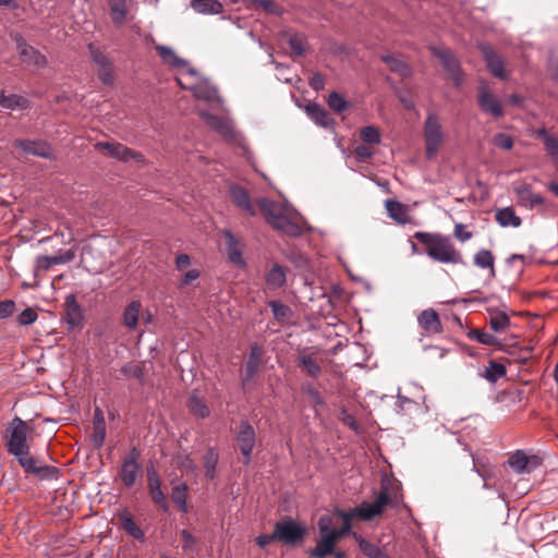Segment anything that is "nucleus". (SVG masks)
Here are the masks:
<instances>
[{"label":"nucleus","mask_w":558,"mask_h":558,"mask_svg":"<svg viewBox=\"0 0 558 558\" xmlns=\"http://www.w3.org/2000/svg\"><path fill=\"white\" fill-rule=\"evenodd\" d=\"M354 155L359 161L365 162L373 157L374 151L366 145H357L354 148Z\"/></svg>","instance_id":"nucleus-60"},{"label":"nucleus","mask_w":558,"mask_h":558,"mask_svg":"<svg viewBox=\"0 0 558 558\" xmlns=\"http://www.w3.org/2000/svg\"><path fill=\"white\" fill-rule=\"evenodd\" d=\"M305 111L314 123L322 128L330 129L335 124V120L328 111L316 102L308 104L305 107Z\"/></svg>","instance_id":"nucleus-25"},{"label":"nucleus","mask_w":558,"mask_h":558,"mask_svg":"<svg viewBox=\"0 0 558 558\" xmlns=\"http://www.w3.org/2000/svg\"><path fill=\"white\" fill-rule=\"evenodd\" d=\"M64 306H65L64 320L68 325V329L74 330L75 328L81 327L84 317H83L82 308H81L78 302L76 301V298L74 294H69L65 298Z\"/></svg>","instance_id":"nucleus-19"},{"label":"nucleus","mask_w":558,"mask_h":558,"mask_svg":"<svg viewBox=\"0 0 558 558\" xmlns=\"http://www.w3.org/2000/svg\"><path fill=\"white\" fill-rule=\"evenodd\" d=\"M142 304L140 301H132L123 312V324L130 329H135L138 324V316Z\"/></svg>","instance_id":"nucleus-37"},{"label":"nucleus","mask_w":558,"mask_h":558,"mask_svg":"<svg viewBox=\"0 0 558 558\" xmlns=\"http://www.w3.org/2000/svg\"><path fill=\"white\" fill-rule=\"evenodd\" d=\"M507 369L506 366L501 363L490 361L488 366L485 368V372L483 374V377L494 384L501 377L506 376Z\"/></svg>","instance_id":"nucleus-43"},{"label":"nucleus","mask_w":558,"mask_h":558,"mask_svg":"<svg viewBox=\"0 0 558 558\" xmlns=\"http://www.w3.org/2000/svg\"><path fill=\"white\" fill-rule=\"evenodd\" d=\"M38 318L37 312L32 307H26L17 315V323L21 326H29Z\"/></svg>","instance_id":"nucleus-53"},{"label":"nucleus","mask_w":558,"mask_h":558,"mask_svg":"<svg viewBox=\"0 0 558 558\" xmlns=\"http://www.w3.org/2000/svg\"><path fill=\"white\" fill-rule=\"evenodd\" d=\"M279 543L286 546H295L302 543L306 535V527L291 518L282 519L275 524Z\"/></svg>","instance_id":"nucleus-7"},{"label":"nucleus","mask_w":558,"mask_h":558,"mask_svg":"<svg viewBox=\"0 0 558 558\" xmlns=\"http://www.w3.org/2000/svg\"><path fill=\"white\" fill-rule=\"evenodd\" d=\"M390 498L387 488H383L377 495L374 502H362L359 507L350 510L352 519L357 517L365 521H371L375 517L383 513L384 508L388 505Z\"/></svg>","instance_id":"nucleus-9"},{"label":"nucleus","mask_w":558,"mask_h":558,"mask_svg":"<svg viewBox=\"0 0 558 558\" xmlns=\"http://www.w3.org/2000/svg\"><path fill=\"white\" fill-rule=\"evenodd\" d=\"M88 51L92 60L97 65V76L99 81L107 86H111L114 83L113 76V63L95 44H88Z\"/></svg>","instance_id":"nucleus-13"},{"label":"nucleus","mask_w":558,"mask_h":558,"mask_svg":"<svg viewBox=\"0 0 558 558\" xmlns=\"http://www.w3.org/2000/svg\"><path fill=\"white\" fill-rule=\"evenodd\" d=\"M336 542L328 535H320L314 548L310 549L308 555L313 558H326L333 553Z\"/></svg>","instance_id":"nucleus-29"},{"label":"nucleus","mask_w":558,"mask_h":558,"mask_svg":"<svg viewBox=\"0 0 558 558\" xmlns=\"http://www.w3.org/2000/svg\"><path fill=\"white\" fill-rule=\"evenodd\" d=\"M177 82L182 88L192 90L194 96L198 99L220 101L217 87L211 85L207 80L199 77L196 70L193 68H189L185 72L180 73L177 77Z\"/></svg>","instance_id":"nucleus-4"},{"label":"nucleus","mask_w":558,"mask_h":558,"mask_svg":"<svg viewBox=\"0 0 558 558\" xmlns=\"http://www.w3.org/2000/svg\"><path fill=\"white\" fill-rule=\"evenodd\" d=\"M352 537L356 542L361 553L367 558H391L389 554L379 545L364 538L362 535L353 532Z\"/></svg>","instance_id":"nucleus-22"},{"label":"nucleus","mask_w":558,"mask_h":558,"mask_svg":"<svg viewBox=\"0 0 558 558\" xmlns=\"http://www.w3.org/2000/svg\"><path fill=\"white\" fill-rule=\"evenodd\" d=\"M191 8L202 14H219L222 11V4L218 0H192Z\"/></svg>","instance_id":"nucleus-35"},{"label":"nucleus","mask_w":558,"mask_h":558,"mask_svg":"<svg viewBox=\"0 0 558 558\" xmlns=\"http://www.w3.org/2000/svg\"><path fill=\"white\" fill-rule=\"evenodd\" d=\"M339 420L344 424L347 425L348 427H350L352 430H357L359 429V424L354 417L353 414H351L347 409H341L340 410V413H339Z\"/></svg>","instance_id":"nucleus-55"},{"label":"nucleus","mask_w":558,"mask_h":558,"mask_svg":"<svg viewBox=\"0 0 558 558\" xmlns=\"http://www.w3.org/2000/svg\"><path fill=\"white\" fill-rule=\"evenodd\" d=\"M275 319L279 323H284L292 315L291 308L280 301L271 300L268 302Z\"/></svg>","instance_id":"nucleus-46"},{"label":"nucleus","mask_w":558,"mask_h":558,"mask_svg":"<svg viewBox=\"0 0 558 558\" xmlns=\"http://www.w3.org/2000/svg\"><path fill=\"white\" fill-rule=\"evenodd\" d=\"M328 106L337 113H341L348 109L349 104L342 95L337 92H331L328 96Z\"/></svg>","instance_id":"nucleus-51"},{"label":"nucleus","mask_w":558,"mask_h":558,"mask_svg":"<svg viewBox=\"0 0 558 558\" xmlns=\"http://www.w3.org/2000/svg\"><path fill=\"white\" fill-rule=\"evenodd\" d=\"M514 193L517 195L518 204L529 210H533L537 206L544 205L546 202L541 194L534 193L531 185L527 183L517 185L514 187Z\"/></svg>","instance_id":"nucleus-16"},{"label":"nucleus","mask_w":558,"mask_h":558,"mask_svg":"<svg viewBox=\"0 0 558 558\" xmlns=\"http://www.w3.org/2000/svg\"><path fill=\"white\" fill-rule=\"evenodd\" d=\"M0 107L8 110L27 109L29 107V100L16 94L5 95V93L1 90Z\"/></svg>","instance_id":"nucleus-31"},{"label":"nucleus","mask_w":558,"mask_h":558,"mask_svg":"<svg viewBox=\"0 0 558 558\" xmlns=\"http://www.w3.org/2000/svg\"><path fill=\"white\" fill-rule=\"evenodd\" d=\"M122 156L121 157V161H124V162H128L130 160H135L136 162H143L144 161V156L138 153V151H135L129 147H126L124 145V150L122 153Z\"/></svg>","instance_id":"nucleus-61"},{"label":"nucleus","mask_w":558,"mask_h":558,"mask_svg":"<svg viewBox=\"0 0 558 558\" xmlns=\"http://www.w3.org/2000/svg\"><path fill=\"white\" fill-rule=\"evenodd\" d=\"M230 197L233 204L250 216L256 215V209L251 201L247 191L236 184L230 186Z\"/></svg>","instance_id":"nucleus-21"},{"label":"nucleus","mask_w":558,"mask_h":558,"mask_svg":"<svg viewBox=\"0 0 558 558\" xmlns=\"http://www.w3.org/2000/svg\"><path fill=\"white\" fill-rule=\"evenodd\" d=\"M187 492L189 487L185 483H178L172 486L171 490V499L173 504L182 511L183 513L189 512L187 507Z\"/></svg>","instance_id":"nucleus-34"},{"label":"nucleus","mask_w":558,"mask_h":558,"mask_svg":"<svg viewBox=\"0 0 558 558\" xmlns=\"http://www.w3.org/2000/svg\"><path fill=\"white\" fill-rule=\"evenodd\" d=\"M468 337L485 345H496L499 343L497 337H495L493 333L482 331L481 329L470 330L468 332Z\"/></svg>","instance_id":"nucleus-50"},{"label":"nucleus","mask_w":558,"mask_h":558,"mask_svg":"<svg viewBox=\"0 0 558 558\" xmlns=\"http://www.w3.org/2000/svg\"><path fill=\"white\" fill-rule=\"evenodd\" d=\"M256 544L259 548H265L274 542H278L276 531L274 530L270 534H260L256 538Z\"/></svg>","instance_id":"nucleus-62"},{"label":"nucleus","mask_w":558,"mask_h":558,"mask_svg":"<svg viewBox=\"0 0 558 558\" xmlns=\"http://www.w3.org/2000/svg\"><path fill=\"white\" fill-rule=\"evenodd\" d=\"M121 371L126 376H131L137 379H141L143 377L142 367L132 362L124 364Z\"/></svg>","instance_id":"nucleus-58"},{"label":"nucleus","mask_w":558,"mask_h":558,"mask_svg":"<svg viewBox=\"0 0 558 558\" xmlns=\"http://www.w3.org/2000/svg\"><path fill=\"white\" fill-rule=\"evenodd\" d=\"M140 459L141 451L136 447H133L123 458L119 476L126 488H131L136 483L137 476L141 472Z\"/></svg>","instance_id":"nucleus-12"},{"label":"nucleus","mask_w":558,"mask_h":558,"mask_svg":"<svg viewBox=\"0 0 558 558\" xmlns=\"http://www.w3.org/2000/svg\"><path fill=\"white\" fill-rule=\"evenodd\" d=\"M222 235L226 239V253L229 260L236 266H244L245 260L243 258V244L238 240L234 234L228 230H222Z\"/></svg>","instance_id":"nucleus-18"},{"label":"nucleus","mask_w":558,"mask_h":558,"mask_svg":"<svg viewBox=\"0 0 558 558\" xmlns=\"http://www.w3.org/2000/svg\"><path fill=\"white\" fill-rule=\"evenodd\" d=\"M333 520L328 514H323L319 517L317 521V527L319 530L320 535L329 534L332 530Z\"/></svg>","instance_id":"nucleus-57"},{"label":"nucleus","mask_w":558,"mask_h":558,"mask_svg":"<svg viewBox=\"0 0 558 558\" xmlns=\"http://www.w3.org/2000/svg\"><path fill=\"white\" fill-rule=\"evenodd\" d=\"M256 440L255 427L247 420H241L235 429V442L242 454L244 465H248L252 461Z\"/></svg>","instance_id":"nucleus-5"},{"label":"nucleus","mask_w":558,"mask_h":558,"mask_svg":"<svg viewBox=\"0 0 558 558\" xmlns=\"http://www.w3.org/2000/svg\"><path fill=\"white\" fill-rule=\"evenodd\" d=\"M257 205L263 210L266 221L276 230L296 238L311 231L308 222L293 208L266 197L257 199Z\"/></svg>","instance_id":"nucleus-1"},{"label":"nucleus","mask_w":558,"mask_h":558,"mask_svg":"<svg viewBox=\"0 0 558 558\" xmlns=\"http://www.w3.org/2000/svg\"><path fill=\"white\" fill-rule=\"evenodd\" d=\"M93 437L92 441L96 448H101L106 440V421L105 415L100 408L96 407L94 410V421H93Z\"/></svg>","instance_id":"nucleus-26"},{"label":"nucleus","mask_w":558,"mask_h":558,"mask_svg":"<svg viewBox=\"0 0 558 558\" xmlns=\"http://www.w3.org/2000/svg\"><path fill=\"white\" fill-rule=\"evenodd\" d=\"M29 425L19 416H14L7 425L3 438L9 454L22 456L29 453L31 445L28 442Z\"/></svg>","instance_id":"nucleus-3"},{"label":"nucleus","mask_w":558,"mask_h":558,"mask_svg":"<svg viewBox=\"0 0 558 558\" xmlns=\"http://www.w3.org/2000/svg\"><path fill=\"white\" fill-rule=\"evenodd\" d=\"M303 390L310 397V399L314 403V405H324L325 404V400H324L323 396L314 386L306 385L303 387Z\"/></svg>","instance_id":"nucleus-56"},{"label":"nucleus","mask_w":558,"mask_h":558,"mask_svg":"<svg viewBox=\"0 0 558 558\" xmlns=\"http://www.w3.org/2000/svg\"><path fill=\"white\" fill-rule=\"evenodd\" d=\"M430 51L433 56L437 57L445 70L450 75L456 86H460L463 82V71L459 60L454 57L452 51L448 48L432 46Z\"/></svg>","instance_id":"nucleus-14"},{"label":"nucleus","mask_w":558,"mask_h":558,"mask_svg":"<svg viewBox=\"0 0 558 558\" xmlns=\"http://www.w3.org/2000/svg\"><path fill=\"white\" fill-rule=\"evenodd\" d=\"M112 21L121 25L126 15V0H108Z\"/></svg>","instance_id":"nucleus-45"},{"label":"nucleus","mask_w":558,"mask_h":558,"mask_svg":"<svg viewBox=\"0 0 558 558\" xmlns=\"http://www.w3.org/2000/svg\"><path fill=\"white\" fill-rule=\"evenodd\" d=\"M477 105L484 113L492 116L494 119H499L505 114L501 100L484 82L477 88Z\"/></svg>","instance_id":"nucleus-11"},{"label":"nucleus","mask_w":558,"mask_h":558,"mask_svg":"<svg viewBox=\"0 0 558 558\" xmlns=\"http://www.w3.org/2000/svg\"><path fill=\"white\" fill-rule=\"evenodd\" d=\"M265 281L269 289L276 290L282 288L287 281L286 268L279 264H275L266 274Z\"/></svg>","instance_id":"nucleus-30"},{"label":"nucleus","mask_w":558,"mask_h":558,"mask_svg":"<svg viewBox=\"0 0 558 558\" xmlns=\"http://www.w3.org/2000/svg\"><path fill=\"white\" fill-rule=\"evenodd\" d=\"M489 326L497 332H504L510 326V318L506 312L500 310H489Z\"/></svg>","instance_id":"nucleus-36"},{"label":"nucleus","mask_w":558,"mask_h":558,"mask_svg":"<svg viewBox=\"0 0 558 558\" xmlns=\"http://www.w3.org/2000/svg\"><path fill=\"white\" fill-rule=\"evenodd\" d=\"M14 458L19 462L20 466L27 474H34L44 477V473L49 472L51 470L47 465H40L38 463V460L31 456V452L25 454L23 453L22 456H15Z\"/></svg>","instance_id":"nucleus-28"},{"label":"nucleus","mask_w":558,"mask_h":558,"mask_svg":"<svg viewBox=\"0 0 558 558\" xmlns=\"http://www.w3.org/2000/svg\"><path fill=\"white\" fill-rule=\"evenodd\" d=\"M509 466L518 474L532 473L541 465V459L537 456H527L522 450H517L508 459Z\"/></svg>","instance_id":"nucleus-15"},{"label":"nucleus","mask_w":558,"mask_h":558,"mask_svg":"<svg viewBox=\"0 0 558 558\" xmlns=\"http://www.w3.org/2000/svg\"><path fill=\"white\" fill-rule=\"evenodd\" d=\"M493 144L504 150H510L513 146V138L506 133H497L493 137Z\"/></svg>","instance_id":"nucleus-54"},{"label":"nucleus","mask_w":558,"mask_h":558,"mask_svg":"<svg viewBox=\"0 0 558 558\" xmlns=\"http://www.w3.org/2000/svg\"><path fill=\"white\" fill-rule=\"evenodd\" d=\"M426 157L432 159L444 141V132L436 114L429 113L424 123Z\"/></svg>","instance_id":"nucleus-8"},{"label":"nucleus","mask_w":558,"mask_h":558,"mask_svg":"<svg viewBox=\"0 0 558 558\" xmlns=\"http://www.w3.org/2000/svg\"><path fill=\"white\" fill-rule=\"evenodd\" d=\"M189 407H190L191 412L197 417L205 418V417L209 416L210 411H209L208 405L196 393L191 395V397L189 399Z\"/></svg>","instance_id":"nucleus-44"},{"label":"nucleus","mask_w":558,"mask_h":558,"mask_svg":"<svg viewBox=\"0 0 558 558\" xmlns=\"http://www.w3.org/2000/svg\"><path fill=\"white\" fill-rule=\"evenodd\" d=\"M381 61L388 64L390 71L399 74L402 77H408L411 75V68L408 63L400 59H396L390 54H384L380 57Z\"/></svg>","instance_id":"nucleus-40"},{"label":"nucleus","mask_w":558,"mask_h":558,"mask_svg":"<svg viewBox=\"0 0 558 558\" xmlns=\"http://www.w3.org/2000/svg\"><path fill=\"white\" fill-rule=\"evenodd\" d=\"M147 482L153 501L158 505L163 512H168L170 509L169 502L161 489V481L153 468L147 470Z\"/></svg>","instance_id":"nucleus-17"},{"label":"nucleus","mask_w":558,"mask_h":558,"mask_svg":"<svg viewBox=\"0 0 558 558\" xmlns=\"http://www.w3.org/2000/svg\"><path fill=\"white\" fill-rule=\"evenodd\" d=\"M156 50L166 64L175 70L182 71L181 73L185 72L190 68L187 61L178 57L170 47L157 45Z\"/></svg>","instance_id":"nucleus-27"},{"label":"nucleus","mask_w":558,"mask_h":558,"mask_svg":"<svg viewBox=\"0 0 558 558\" xmlns=\"http://www.w3.org/2000/svg\"><path fill=\"white\" fill-rule=\"evenodd\" d=\"M121 525L123 530L134 537L135 539H143L144 538V532L141 530V527L135 523L133 518L130 514H123L120 518Z\"/></svg>","instance_id":"nucleus-47"},{"label":"nucleus","mask_w":558,"mask_h":558,"mask_svg":"<svg viewBox=\"0 0 558 558\" xmlns=\"http://www.w3.org/2000/svg\"><path fill=\"white\" fill-rule=\"evenodd\" d=\"M14 311L15 302L13 300L0 301V319H4L12 316Z\"/></svg>","instance_id":"nucleus-59"},{"label":"nucleus","mask_w":558,"mask_h":558,"mask_svg":"<svg viewBox=\"0 0 558 558\" xmlns=\"http://www.w3.org/2000/svg\"><path fill=\"white\" fill-rule=\"evenodd\" d=\"M495 218H496V221L504 228H507V227L518 228L522 223L521 218L519 216H517V214L512 207H504V208L497 209Z\"/></svg>","instance_id":"nucleus-33"},{"label":"nucleus","mask_w":558,"mask_h":558,"mask_svg":"<svg viewBox=\"0 0 558 558\" xmlns=\"http://www.w3.org/2000/svg\"><path fill=\"white\" fill-rule=\"evenodd\" d=\"M544 147L547 151V154L554 158H558V137L557 136H550L547 138V141L544 143Z\"/></svg>","instance_id":"nucleus-63"},{"label":"nucleus","mask_w":558,"mask_h":558,"mask_svg":"<svg viewBox=\"0 0 558 558\" xmlns=\"http://www.w3.org/2000/svg\"><path fill=\"white\" fill-rule=\"evenodd\" d=\"M480 49L489 72L495 77L506 78L507 74L502 59L488 45H481Z\"/></svg>","instance_id":"nucleus-20"},{"label":"nucleus","mask_w":558,"mask_h":558,"mask_svg":"<svg viewBox=\"0 0 558 558\" xmlns=\"http://www.w3.org/2000/svg\"><path fill=\"white\" fill-rule=\"evenodd\" d=\"M263 348L254 342L250 345V354L245 364V380H251L258 372L263 363Z\"/></svg>","instance_id":"nucleus-24"},{"label":"nucleus","mask_w":558,"mask_h":558,"mask_svg":"<svg viewBox=\"0 0 558 558\" xmlns=\"http://www.w3.org/2000/svg\"><path fill=\"white\" fill-rule=\"evenodd\" d=\"M418 325L428 333H439L442 331V325L437 312L433 308L424 310L417 316Z\"/></svg>","instance_id":"nucleus-23"},{"label":"nucleus","mask_w":558,"mask_h":558,"mask_svg":"<svg viewBox=\"0 0 558 558\" xmlns=\"http://www.w3.org/2000/svg\"><path fill=\"white\" fill-rule=\"evenodd\" d=\"M97 148L105 149L109 156L121 160L122 153L124 150V145L120 143H111V142H99L96 144Z\"/></svg>","instance_id":"nucleus-52"},{"label":"nucleus","mask_w":558,"mask_h":558,"mask_svg":"<svg viewBox=\"0 0 558 558\" xmlns=\"http://www.w3.org/2000/svg\"><path fill=\"white\" fill-rule=\"evenodd\" d=\"M360 138L368 145H378L381 142L379 130L374 125H367L360 130Z\"/></svg>","instance_id":"nucleus-48"},{"label":"nucleus","mask_w":558,"mask_h":558,"mask_svg":"<svg viewBox=\"0 0 558 558\" xmlns=\"http://www.w3.org/2000/svg\"><path fill=\"white\" fill-rule=\"evenodd\" d=\"M495 257L489 250L482 248L474 255V265L481 269H489L492 277H495Z\"/></svg>","instance_id":"nucleus-38"},{"label":"nucleus","mask_w":558,"mask_h":558,"mask_svg":"<svg viewBox=\"0 0 558 558\" xmlns=\"http://www.w3.org/2000/svg\"><path fill=\"white\" fill-rule=\"evenodd\" d=\"M335 514L337 517H339L343 522H342V526L340 529H332L330 532H329V536L336 542L338 543V541L340 538H342L343 536L348 535L351 533V530H352V525H351V521H352V514H350V512L345 511V510H341V509H337L335 511Z\"/></svg>","instance_id":"nucleus-32"},{"label":"nucleus","mask_w":558,"mask_h":558,"mask_svg":"<svg viewBox=\"0 0 558 558\" xmlns=\"http://www.w3.org/2000/svg\"><path fill=\"white\" fill-rule=\"evenodd\" d=\"M413 236L422 244L428 246L426 253L432 259L444 264L462 263L461 253L456 250L449 238L423 231L415 232Z\"/></svg>","instance_id":"nucleus-2"},{"label":"nucleus","mask_w":558,"mask_h":558,"mask_svg":"<svg viewBox=\"0 0 558 558\" xmlns=\"http://www.w3.org/2000/svg\"><path fill=\"white\" fill-rule=\"evenodd\" d=\"M219 456L214 448H208L204 456L205 476L208 480L216 477V466L218 464Z\"/></svg>","instance_id":"nucleus-42"},{"label":"nucleus","mask_w":558,"mask_h":558,"mask_svg":"<svg viewBox=\"0 0 558 558\" xmlns=\"http://www.w3.org/2000/svg\"><path fill=\"white\" fill-rule=\"evenodd\" d=\"M12 38L16 44L20 59L25 66L43 69L47 65V58L39 50L28 45L21 34L16 33Z\"/></svg>","instance_id":"nucleus-10"},{"label":"nucleus","mask_w":558,"mask_h":558,"mask_svg":"<svg viewBox=\"0 0 558 558\" xmlns=\"http://www.w3.org/2000/svg\"><path fill=\"white\" fill-rule=\"evenodd\" d=\"M298 365L311 377L317 378L322 373V367L316 359L310 354L300 355Z\"/></svg>","instance_id":"nucleus-39"},{"label":"nucleus","mask_w":558,"mask_h":558,"mask_svg":"<svg viewBox=\"0 0 558 558\" xmlns=\"http://www.w3.org/2000/svg\"><path fill=\"white\" fill-rule=\"evenodd\" d=\"M386 209L389 214V216L400 222V223H404L405 222V216H407V213H405V209L403 207V205L399 202H396V201H387L386 202Z\"/></svg>","instance_id":"nucleus-49"},{"label":"nucleus","mask_w":558,"mask_h":558,"mask_svg":"<svg viewBox=\"0 0 558 558\" xmlns=\"http://www.w3.org/2000/svg\"><path fill=\"white\" fill-rule=\"evenodd\" d=\"M454 235L461 242H466L472 238V232L465 229V226L462 223H457L454 226Z\"/></svg>","instance_id":"nucleus-64"},{"label":"nucleus","mask_w":558,"mask_h":558,"mask_svg":"<svg viewBox=\"0 0 558 558\" xmlns=\"http://www.w3.org/2000/svg\"><path fill=\"white\" fill-rule=\"evenodd\" d=\"M21 147L26 154L43 158H49L51 156L50 147L44 142H25Z\"/></svg>","instance_id":"nucleus-41"},{"label":"nucleus","mask_w":558,"mask_h":558,"mask_svg":"<svg viewBox=\"0 0 558 558\" xmlns=\"http://www.w3.org/2000/svg\"><path fill=\"white\" fill-rule=\"evenodd\" d=\"M199 116L206 124L215 130L227 143L242 146L243 137L234 129L232 121L227 117H218L206 111H201Z\"/></svg>","instance_id":"nucleus-6"}]
</instances>
